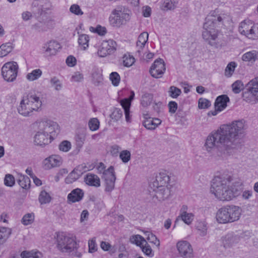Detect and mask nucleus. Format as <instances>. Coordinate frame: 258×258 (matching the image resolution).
<instances>
[{
    "instance_id": "obj_12",
    "label": "nucleus",
    "mask_w": 258,
    "mask_h": 258,
    "mask_svg": "<svg viewBox=\"0 0 258 258\" xmlns=\"http://www.w3.org/2000/svg\"><path fill=\"white\" fill-rule=\"evenodd\" d=\"M176 247L181 257L193 258V250L190 244L187 241H180L177 243Z\"/></svg>"
},
{
    "instance_id": "obj_24",
    "label": "nucleus",
    "mask_w": 258,
    "mask_h": 258,
    "mask_svg": "<svg viewBox=\"0 0 258 258\" xmlns=\"http://www.w3.org/2000/svg\"><path fill=\"white\" fill-rule=\"evenodd\" d=\"M153 191L156 192L155 196L160 200H164L170 195V191L166 185L153 186Z\"/></svg>"
},
{
    "instance_id": "obj_63",
    "label": "nucleus",
    "mask_w": 258,
    "mask_h": 258,
    "mask_svg": "<svg viewBox=\"0 0 258 258\" xmlns=\"http://www.w3.org/2000/svg\"><path fill=\"white\" fill-rule=\"evenodd\" d=\"M131 103V101L127 98H125L120 101V104L123 108L124 111L130 110Z\"/></svg>"
},
{
    "instance_id": "obj_30",
    "label": "nucleus",
    "mask_w": 258,
    "mask_h": 258,
    "mask_svg": "<svg viewBox=\"0 0 258 258\" xmlns=\"http://www.w3.org/2000/svg\"><path fill=\"white\" fill-rule=\"evenodd\" d=\"M17 182L20 186L24 189H27L29 188L30 187V179L26 175L22 174H19Z\"/></svg>"
},
{
    "instance_id": "obj_27",
    "label": "nucleus",
    "mask_w": 258,
    "mask_h": 258,
    "mask_svg": "<svg viewBox=\"0 0 258 258\" xmlns=\"http://www.w3.org/2000/svg\"><path fill=\"white\" fill-rule=\"evenodd\" d=\"M229 101V98L226 95L219 96L215 100V108H216L219 111H221L227 107V103Z\"/></svg>"
},
{
    "instance_id": "obj_35",
    "label": "nucleus",
    "mask_w": 258,
    "mask_h": 258,
    "mask_svg": "<svg viewBox=\"0 0 258 258\" xmlns=\"http://www.w3.org/2000/svg\"><path fill=\"white\" fill-rule=\"evenodd\" d=\"M153 99V94L148 93H145L142 96L141 104L143 107H147L151 104Z\"/></svg>"
},
{
    "instance_id": "obj_43",
    "label": "nucleus",
    "mask_w": 258,
    "mask_h": 258,
    "mask_svg": "<svg viewBox=\"0 0 258 258\" xmlns=\"http://www.w3.org/2000/svg\"><path fill=\"white\" fill-rule=\"evenodd\" d=\"M169 95L173 98H177L181 93V91L180 89L176 87L172 86L169 88Z\"/></svg>"
},
{
    "instance_id": "obj_23",
    "label": "nucleus",
    "mask_w": 258,
    "mask_h": 258,
    "mask_svg": "<svg viewBox=\"0 0 258 258\" xmlns=\"http://www.w3.org/2000/svg\"><path fill=\"white\" fill-rule=\"evenodd\" d=\"M60 47V44L55 40H51L43 46L45 52L49 55H55Z\"/></svg>"
},
{
    "instance_id": "obj_7",
    "label": "nucleus",
    "mask_w": 258,
    "mask_h": 258,
    "mask_svg": "<svg viewBox=\"0 0 258 258\" xmlns=\"http://www.w3.org/2000/svg\"><path fill=\"white\" fill-rule=\"evenodd\" d=\"M242 97L244 101L252 104L258 102V77L251 80L246 85Z\"/></svg>"
},
{
    "instance_id": "obj_37",
    "label": "nucleus",
    "mask_w": 258,
    "mask_h": 258,
    "mask_svg": "<svg viewBox=\"0 0 258 258\" xmlns=\"http://www.w3.org/2000/svg\"><path fill=\"white\" fill-rule=\"evenodd\" d=\"M42 71L39 69L33 70L31 73H28L26 76V78L30 81H33L39 79L42 75Z\"/></svg>"
},
{
    "instance_id": "obj_31",
    "label": "nucleus",
    "mask_w": 258,
    "mask_h": 258,
    "mask_svg": "<svg viewBox=\"0 0 258 258\" xmlns=\"http://www.w3.org/2000/svg\"><path fill=\"white\" fill-rule=\"evenodd\" d=\"M11 234V229L5 227H0V245L5 242Z\"/></svg>"
},
{
    "instance_id": "obj_41",
    "label": "nucleus",
    "mask_w": 258,
    "mask_h": 258,
    "mask_svg": "<svg viewBox=\"0 0 258 258\" xmlns=\"http://www.w3.org/2000/svg\"><path fill=\"white\" fill-rule=\"evenodd\" d=\"M236 67V64L235 62L232 61L229 63L225 70V75L227 77H231L234 73Z\"/></svg>"
},
{
    "instance_id": "obj_45",
    "label": "nucleus",
    "mask_w": 258,
    "mask_h": 258,
    "mask_svg": "<svg viewBox=\"0 0 258 258\" xmlns=\"http://www.w3.org/2000/svg\"><path fill=\"white\" fill-rule=\"evenodd\" d=\"M34 220V215L33 213H28L24 215L22 219V223L25 225L31 224Z\"/></svg>"
},
{
    "instance_id": "obj_13",
    "label": "nucleus",
    "mask_w": 258,
    "mask_h": 258,
    "mask_svg": "<svg viewBox=\"0 0 258 258\" xmlns=\"http://www.w3.org/2000/svg\"><path fill=\"white\" fill-rule=\"evenodd\" d=\"M41 96L40 93L32 91L25 96L30 104L34 108L35 111H39L42 106V102Z\"/></svg>"
},
{
    "instance_id": "obj_39",
    "label": "nucleus",
    "mask_w": 258,
    "mask_h": 258,
    "mask_svg": "<svg viewBox=\"0 0 258 258\" xmlns=\"http://www.w3.org/2000/svg\"><path fill=\"white\" fill-rule=\"evenodd\" d=\"M233 92L235 94L239 93L244 89L243 83L240 80H237L232 85Z\"/></svg>"
},
{
    "instance_id": "obj_32",
    "label": "nucleus",
    "mask_w": 258,
    "mask_h": 258,
    "mask_svg": "<svg viewBox=\"0 0 258 258\" xmlns=\"http://www.w3.org/2000/svg\"><path fill=\"white\" fill-rule=\"evenodd\" d=\"M13 48V44L11 42L2 44L0 46V57L6 56L12 51Z\"/></svg>"
},
{
    "instance_id": "obj_44",
    "label": "nucleus",
    "mask_w": 258,
    "mask_h": 258,
    "mask_svg": "<svg viewBox=\"0 0 258 258\" xmlns=\"http://www.w3.org/2000/svg\"><path fill=\"white\" fill-rule=\"evenodd\" d=\"M107 48L106 43H102L100 48L98 50V55L100 57H103L110 54V53H109L108 48Z\"/></svg>"
},
{
    "instance_id": "obj_36",
    "label": "nucleus",
    "mask_w": 258,
    "mask_h": 258,
    "mask_svg": "<svg viewBox=\"0 0 258 258\" xmlns=\"http://www.w3.org/2000/svg\"><path fill=\"white\" fill-rule=\"evenodd\" d=\"M258 58V52L255 50L247 52L244 53L242 57L244 61H255Z\"/></svg>"
},
{
    "instance_id": "obj_64",
    "label": "nucleus",
    "mask_w": 258,
    "mask_h": 258,
    "mask_svg": "<svg viewBox=\"0 0 258 258\" xmlns=\"http://www.w3.org/2000/svg\"><path fill=\"white\" fill-rule=\"evenodd\" d=\"M169 112L174 113L177 109V103L175 101H170L168 103Z\"/></svg>"
},
{
    "instance_id": "obj_26",
    "label": "nucleus",
    "mask_w": 258,
    "mask_h": 258,
    "mask_svg": "<svg viewBox=\"0 0 258 258\" xmlns=\"http://www.w3.org/2000/svg\"><path fill=\"white\" fill-rule=\"evenodd\" d=\"M169 176L164 172H161L156 176V180L150 184L151 188L152 186H159L166 185L169 181Z\"/></svg>"
},
{
    "instance_id": "obj_21",
    "label": "nucleus",
    "mask_w": 258,
    "mask_h": 258,
    "mask_svg": "<svg viewBox=\"0 0 258 258\" xmlns=\"http://www.w3.org/2000/svg\"><path fill=\"white\" fill-rule=\"evenodd\" d=\"M145 120L143 125L148 130H155L161 123V120L158 118L148 117V114H144Z\"/></svg>"
},
{
    "instance_id": "obj_49",
    "label": "nucleus",
    "mask_w": 258,
    "mask_h": 258,
    "mask_svg": "<svg viewBox=\"0 0 258 258\" xmlns=\"http://www.w3.org/2000/svg\"><path fill=\"white\" fill-rule=\"evenodd\" d=\"M110 80L111 81L112 84L114 86L118 85L120 78L118 74L116 72H112L110 74Z\"/></svg>"
},
{
    "instance_id": "obj_3",
    "label": "nucleus",
    "mask_w": 258,
    "mask_h": 258,
    "mask_svg": "<svg viewBox=\"0 0 258 258\" xmlns=\"http://www.w3.org/2000/svg\"><path fill=\"white\" fill-rule=\"evenodd\" d=\"M55 247L61 253L80 258L82 252L79 251V241L75 235L63 232H55L54 235Z\"/></svg>"
},
{
    "instance_id": "obj_56",
    "label": "nucleus",
    "mask_w": 258,
    "mask_h": 258,
    "mask_svg": "<svg viewBox=\"0 0 258 258\" xmlns=\"http://www.w3.org/2000/svg\"><path fill=\"white\" fill-rule=\"evenodd\" d=\"M143 252L147 255L152 256L153 253L150 246L147 243V241L141 247Z\"/></svg>"
},
{
    "instance_id": "obj_10",
    "label": "nucleus",
    "mask_w": 258,
    "mask_h": 258,
    "mask_svg": "<svg viewBox=\"0 0 258 258\" xmlns=\"http://www.w3.org/2000/svg\"><path fill=\"white\" fill-rule=\"evenodd\" d=\"M38 124V130L46 133L49 135L56 132L58 130V124L50 119L47 118H43L41 120L38 121L37 122Z\"/></svg>"
},
{
    "instance_id": "obj_4",
    "label": "nucleus",
    "mask_w": 258,
    "mask_h": 258,
    "mask_svg": "<svg viewBox=\"0 0 258 258\" xmlns=\"http://www.w3.org/2000/svg\"><path fill=\"white\" fill-rule=\"evenodd\" d=\"M241 213V208L234 205H227L220 208L216 214L219 223L226 224L239 220Z\"/></svg>"
},
{
    "instance_id": "obj_16",
    "label": "nucleus",
    "mask_w": 258,
    "mask_h": 258,
    "mask_svg": "<svg viewBox=\"0 0 258 258\" xmlns=\"http://www.w3.org/2000/svg\"><path fill=\"white\" fill-rule=\"evenodd\" d=\"M18 112L22 115L27 117L31 116L34 108L30 104L24 96L21 101L20 105L18 107Z\"/></svg>"
},
{
    "instance_id": "obj_51",
    "label": "nucleus",
    "mask_w": 258,
    "mask_h": 258,
    "mask_svg": "<svg viewBox=\"0 0 258 258\" xmlns=\"http://www.w3.org/2000/svg\"><path fill=\"white\" fill-rule=\"evenodd\" d=\"M106 43L108 51L110 54L113 53L116 49L117 44L116 42L113 40H109L104 42Z\"/></svg>"
},
{
    "instance_id": "obj_15",
    "label": "nucleus",
    "mask_w": 258,
    "mask_h": 258,
    "mask_svg": "<svg viewBox=\"0 0 258 258\" xmlns=\"http://www.w3.org/2000/svg\"><path fill=\"white\" fill-rule=\"evenodd\" d=\"M32 6L38 8V14L42 16L46 13V11L51 8V4L49 0H34Z\"/></svg>"
},
{
    "instance_id": "obj_9",
    "label": "nucleus",
    "mask_w": 258,
    "mask_h": 258,
    "mask_svg": "<svg viewBox=\"0 0 258 258\" xmlns=\"http://www.w3.org/2000/svg\"><path fill=\"white\" fill-rule=\"evenodd\" d=\"M19 67L15 61L6 63L2 68V75L4 80L9 82L14 81L18 75Z\"/></svg>"
},
{
    "instance_id": "obj_54",
    "label": "nucleus",
    "mask_w": 258,
    "mask_h": 258,
    "mask_svg": "<svg viewBox=\"0 0 258 258\" xmlns=\"http://www.w3.org/2000/svg\"><path fill=\"white\" fill-rule=\"evenodd\" d=\"M180 217L185 223L189 225L193 221L194 215L192 213H187L185 215H181Z\"/></svg>"
},
{
    "instance_id": "obj_8",
    "label": "nucleus",
    "mask_w": 258,
    "mask_h": 258,
    "mask_svg": "<svg viewBox=\"0 0 258 258\" xmlns=\"http://www.w3.org/2000/svg\"><path fill=\"white\" fill-rule=\"evenodd\" d=\"M104 168L105 166L103 163H100L98 167V170L100 171L103 170L102 178L105 181V190L110 192L114 189L116 180L114 168L110 166L107 170H104Z\"/></svg>"
},
{
    "instance_id": "obj_18",
    "label": "nucleus",
    "mask_w": 258,
    "mask_h": 258,
    "mask_svg": "<svg viewBox=\"0 0 258 258\" xmlns=\"http://www.w3.org/2000/svg\"><path fill=\"white\" fill-rule=\"evenodd\" d=\"M85 166L83 165L78 166L75 168L66 178L65 182L67 184H71L77 180L83 173V170Z\"/></svg>"
},
{
    "instance_id": "obj_1",
    "label": "nucleus",
    "mask_w": 258,
    "mask_h": 258,
    "mask_svg": "<svg viewBox=\"0 0 258 258\" xmlns=\"http://www.w3.org/2000/svg\"><path fill=\"white\" fill-rule=\"evenodd\" d=\"M246 129V124L244 119L222 125L207 137L205 146L208 151L215 148H232L236 144V140L244 134Z\"/></svg>"
},
{
    "instance_id": "obj_60",
    "label": "nucleus",
    "mask_w": 258,
    "mask_h": 258,
    "mask_svg": "<svg viewBox=\"0 0 258 258\" xmlns=\"http://www.w3.org/2000/svg\"><path fill=\"white\" fill-rule=\"evenodd\" d=\"M211 106V102L206 99L200 98L199 100V107L201 109L208 108Z\"/></svg>"
},
{
    "instance_id": "obj_46",
    "label": "nucleus",
    "mask_w": 258,
    "mask_h": 258,
    "mask_svg": "<svg viewBox=\"0 0 258 258\" xmlns=\"http://www.w3.org/2000/svg\"><path fill=\"white\" fill-rule=\"evenodd\" d=\"M88 126L90 130L95 131L99 127V121L97 118H91L88 122Z\"/></svg>"
},
{
    "instance_id": "obj_53",
    "label": "nucleus",
    "mask_w": 258,
    "mask_h": 258,
    "mask_svg": "<svg viewBox=\"0 0 258 258\" xmlns=\"http://www.w3.org/2000/svg\"><path fill=\"white\" fill-rule=\"evenodd\" d=\"M4 183L7 186H13L15 183L14 177L11 174H7L4 179Z\"/></svg>"
},
{
    "instance_id": "obj_34",
    "label": "nucleus",
    "mask_w": 258,
    "mask_h": 258,
    "mask_svg": "<svg viewBox=\"0 0 258 258\" xmlns=\"http://www.w3.org/2000/svg\"><path fill=\"white\" fill-rule=\"evenodd\" d=\"M89 37L86 34H81L79 35L78 38V43L81 49L85 50L89 46Z\"/></svg>"
},
{
    "instance_id": "obj_28",
    "label": "nucleus",
    "mask_w": 258,
    "mask_h": 258,
    "mask_svg": "<svg viewBox=\"0 0 258 258\" xmlns=\"http://www.w3.org/2000/svg\"><path fill=\"white\" fill-rule=\"evenodd\" d=\"M86 183L89 185L99 187L100 186V180L95 174L88 173L84 178Z\"/></svg>"
},
{
    "instance_id": "obj_62",
    "label": "nucleus",
    "mask_w": 258,
    "mask_h": 258,
    "mask_svg": "<svg viewBox=\"0 0 258 258\" xmlns=\"http://www.w3.org/2000/svg\"><path fill=\"white\" fill-rule=\"evenodd\" d=\"M123 62L125 67H131L135 62V58L133 56H130L128 57H124Z\"/></svg>"
},
{
    "instance_id": "obj_48",
    "label": "nucleus",
    "mask_w": 258,
    "mask_h": 258,
    "mask_svg": "<svg viewBox=\"0 0 258 258\" xmlns=\"http://www.w3.org/2000/svg\"><path fill=\"white\" fill-rule=\"evenodd\" d=\"M70 11L76 15L81 16L84 13L81 10L80 7L77 4H73L70 8Z\"/></svg>"
},
{
    "instance_id": "obj_2",
    "label": "nucleus",
    "mask_w": 258,
    "mask_h": 258,
    "mask_svg": "<svg viewBox=\"0 0 258 258\" xmlns=\"http://www.w3.org/2000/svg\"><path fill=\"white\" fill-rule=\"evenodd\" d=\"M229 20V15L226 14H212L206 18L202 37L209 45L215 48H221L224 45L219 29L226 26Z\"/></svg>"
},
{
    "instance_id": "obj_55",
    "label": "nucleus",
    "mask_w": 258,
    "mask_h": 258,
    "mask_svg": "<svg viewBox=\"0 0 258 258\" xmlns=\"http://www.w3.org/2000/svg\"><path fill=\"white\" fill-rule=\"evenodd\" d=\"M119 157L124 163H127L131 159V153L128 150H123L119 155Z\"/></svg>"
},
{
    "instance_id": "obj_42",
    "label": "nucleus",
    "mask_w": 258,
    "mask_h": 258,
    "mask_svg": "<svg viewBox=\"0 0 258 258\" xmlns=\"http://www.w3.org/2000/svg\"><path fill=\"white\" fill-rule=\"evenodd\" d=\"M51 198L49 195L45 191H42L39 197V201L41 204H44L49 203L50 201Z\"/></svg>"
},
{
    "instance_id": "obj_20",
    "label": "nucleus",
    "mask_w": 258,
    "mask_h": 258,
    "mask_svg": "<svg viewBox=\"0 0 258 258\" xmlns=\"http://www.w3.org/2000/svg\"><path fill=\"white\" fill-rule=\"evenodd\" d=\"M84 195L82 189L79 188L74 189L68 195V203L71 204L80 202L82 200Z\"/></svg>"
},
{
    "instance_id": "obj_25",
    "label": "nucleus",
    "mask_w": 258,
    "mask_h": 258,
    "mask_svg": "<svg viewBox=\"0 0 258 258\" xmlns=\"http://www.w3.org/2000/svg\"><path fill=\"white\" fill-rule=\"evenodd\" d=\"M149 34L146 32L142 33L138 37V41L136 43V46L138 48L136 53L138 55L141 56L142 50L145 47V44L147 42L148 40Z\"/></svg>"
},
{
    "instance_id": "obj_17",
    "label": "nucleus",
    "mask_w": 258,
    "mask_h": 258,
    "mask_svg": "<svg viewBox=\"0 0 258 258\" xmlns=\"http://www.w3.org/2000/svg\"><path fill=\"white\" fill-rule=\"evenodd\" d=\"M51 136L38 130L34 137V143L39 146L47 145L51 141Z\"/></svg>"
},
{
    "instance_id": "obj_11",
    "label": "nucleus",
    "mask_w": 258,
    "mask_h": 258,
    "mask_svg": "<svg viewBox=\"0 0 258 258\" xmlns=\"http://www.w3.org/2000/svg\"><path fill=\"white\" fill-rule=\"evenodd\" d=\"M164 62L161 58L155 60L150 69L151 75L155 78H160L165 71Z\"/></svg>"
},
{
    "instance_id": "obj_61",
    "label": "nucleus",
    "mask_w": 258,
    "mask_h": 258,
    "mask_svg": "<svg viewBox=\"0 0 258 258\" xmlns=\"http://www.w3.org/2000/svg\"><path fill=\"white\" fill-rule=\"evenodd\" d=\"M88 246H89V252L93 253L97 251V246L95 242V239L92 238L91 240H89L88 241Z\"/></svg>"
},
{
    "instance_id": "obj_29",
    "label": "nucleus",
    "mask_w": 258,
    "mask_h": 258,
    "mask_svg": "<svg viewBox=\"0 0 258 258\" xmlns=\"http://www.w3.org/2000/svg\"><path fill=\"white\" fill-rule=\"evenodd\" d=\"M252 24V22L249 20H245L241 22L238 28L239 33L247 37L248 34L249 33Z\"/></svg>"
},
{
    "instance_id": "obj_33",
    "label": "nucleus",
    "mask_w": 258,
    "mask_h": 258,
    "mask_svg": "<svg viewBox=\"0 0 258 258\" xmlns=\"http://www.w3.org/2000/svg\"><path fill=\"white\" fill-rule=\"evenodd\" d=\"M76 145L77 149H81L86 140V134L84 132L77 133L75 137Z\"/></svg>"
},
{
    "instance_id": "obj_57",
    "label": "nucleus",
    "mask_w": 258,
    "mask_h": 258,
    "mask_svg": "<svg viewBox=\"0 0 258 258\" xmlns=\"http://www.w3.org/2000/svg\"><path fill=\"white\" fill-rule=\"evenodd\" d=\"M91 29L93 30V32L97 33L101 36L104 35L107 32L106 28L100 25H98L95 28L91 27L90 30H91Z\"/></svg>"
},
{
    "instance_id": "obj_40",
    "label": "nucleus",
    "mask_w": 258,
    "mask_h": 258,
    "mask_svg": "<svg viewBox=\"0 0 258 258\" xmlns=\"http://www.w3.org/2000/svg\"><path fill=\"white\" fill-rule=\"evenodd\" d=\"M50 83L51 86L54 87L56 91H59L62 88L61 82L56 77L51 78L50 80Z\"/></svg>"
},
{
    "instance_id": "obj_38",
    "label": "nucleus",
    "mask_w": 258,
    "mask_h": 258,
    "mask_svg": "<svg viewBox=\"0 0 258 258\" xmlns=\"http://www.w3.org/2000/svg\"><path fill=\"white\" fill-rule=\"evenodd\" d=\"M247 38L251 39H256L258 38V23L255 24L252 22L249 33L248 34Z\"/></svg>"
},
{
    "instance_id": "obj_52",
    "label": "nucleus",
    "mask_w": 258,
    "mask_h": 258,
    "mask_svg": "<svg viewBox=\"0 0 258 258\" xmlns=\"http://www.w3.org/2000/svg\"><path fill=\"white\" fill-rule=\"evenodd\" d=\"M122 116V111L120 109L115 108L110 115V117L115 120H118Z\"/></svg>"
},
{
    "instance_id": "obj_19",
    "label": "nucleus",
    "mask_w": 258,
    "mask_h": 258,
    "mask_svg": "<svg viewBox=\"0 0 258 258\" xmlns=\"http://www.w3.org/2000/svg\"><path fill=\"white\" fill-rule=\"evenodd\" d=\"M224 195L227 193L228 198L224 200H220L222 201H230L233 198L238 196L241 192V187L238 185H232L230 187L226 188V190H222V191Z\"/></svg>"
},
{
    "instance_id": "obj_47",
    "label": "nucleus",
    "mask_w": 258,
    "mask_h": 258,
    "mask_svg": "<svg viewBox=\"0 0 258 258\" xmlns=\"http://www.w3.org/2000/svg\"><path fill=\"white\" fill-rule=\"evenodd\" d=\"M72 145L70 142L65 140L61 142L59 145V149L61 151L67 152L71 148Z\"/></svg>"
},
{
    "instance_id": "obj_59",
    "label": "nucleus",
    "mask_w": 258,
    "mask_h": 258,
    "mask_svg": "<svg viewBox=\"0 0 258 258\" xmlns=\"http://www.w3.org/2000/svg\"><path fill=\"white\" fill-rule=\"evenodd\" d=\"M147 236V239L150 242L154 243L157 246L160 245L159 240L157 239L155 235L151 233L148 232Z\"/></svg>"
},
{
    "instance_id": "obj_5",
    "label": "nucleus",
    "mask_w": 258,
    "mask_h": 258,
    "mask_svg": "<svg viewBox=\"0 0 258 258\" xmlns=\"http://www.w3.org/2000/svg\"><path fill=\"white\" fill-rule=\"evenodd\" d=\"M230 176H220L215 177L212 181L211 192L219 200L226 199L229 198L227 193L224 195L222 190L230 187L231 182Z\"/></svg>"
},
{
    "instance_id": "obj_14",
    "label": "nucleus",
    "mask_w": 258,
    "mask_h": 258,
    "mask_svg": "<svg viewBox=\"0 0 258 258\" xmlns=\"http://www.w3.org/2000/svg\"><path fill=\"white\" fill-rule=\"evenodd\" d=\"M62 163V158L58 155H52L43 161V166L45 169L49 170L60 166Z\"/></svg>"
},
{
    "instance_id": "obj_50",
    "label": "nucleus",
    "mask_w": 258,
    "mask_h": 258,
    "mask_svg": "<svg viewBox=\"0 0 258 258\" xmlns=\"http://www.w3.org/2000/svg\"><path fill=\"white\" fill-rule=\"evenodd\" d=\"M132 240L133 242L136 243L137 245L139 246L140 247L146 242L145 239L140 235L133 236Z\"/></svg>"
},
{
    "instance_id": "obj_6",
    "label": "nucleus",
    "mask_w": 258,
    "mask_h": 258,
    "mask_svg": "<svg viewBox=\"0 0 258 258\" xmlns=\"http://www.w3.org/2000/svg\"><path fill=\"white\" fill-rule=\"evenodd\" d=\"M130 11L122 6H118L114 9L109 18L110 24L119 28L124 25L130 20Z\"/></svg>"
},
{
    "instance_id": "obj_58",
    "label": "nucleus",
    "mask_w": 258,
    "mask_h": 258,
    "mask_svg": "<svg viewBox=\"0 0 258 258\" xmlns=\"http://www.w3.org/2000/svg\"><path fill=\"white\" fill-rule=\"evenodd\" d=\"M32 28L39 32L46 31L47 30L46 24L41 22L35 24L32 26Z\"/></svg>"
},
{
    "instance_id": "obj_22",
    "label": "nucleus",
    "mask_w": 258,
    "mask_h": 258,
    "mask_svg": "<svg viewBox=\"0 0 258 258\" xmlns=\"http://www.w3.org/2000/svg\"><path fill=\"white\" fill-rule=\"evenodd\" d=\"M92 82L96 86H101L103 84L102 71L99 68L94 67L91 74Z\"/></svg>"
}]
</instances>
